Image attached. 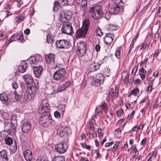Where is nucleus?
Instances as JSON below:
<instances>
[{"instance_id": "nucleus-8", "label": "nucleus", "mask_w": 161, "mask_h": 161, "mask_svg": "<svg viewBox=\"0 0 161 161\" xmlns=\"http://www.w3.org/2000/svg\"><path fill=\"white\" fill-rule=\"evenodd\" d=\"M66 74V71L64 69H58L53 75V78L56 81H61Z\"/></svg>"}, {"instance_id": "nucleus-17", "label": "nucleus", "mask_w": 161, "mask_h": 161, "mask_svg": "<svg viewBox=\"0 0 161 161\" xmlns=\"http://www.w3.org/2000/svg\"><path fill=\"white\" fill-rule=\"evenodd\" d=\"M24 156L25 159L27 161H31L32 158V152L28 149L26 150L24 152Z\"/></svg>"}, {"instance_id": "nucleus-43", "label": "nucleus", "mask_w": 161, "mask_h": 161, "mask_svg": "<svg viewBox=\"0 0 161 161\" xmlns=\"http://www.w3.org/2000/svg\"><path fill=\"white\" fill-rule=\"evenodd\" d=\"M109 29L112 30H115L118 29L119 27L117 26L114 25L113 24H110L109 25Z\"/></svg>"}, {"instance_id": "nucleus-6", "label": "nucleus", "mask_w": 161, "mask_h": 161, "mask_svg": "<svg viewBox=\"0 0 161 161\" xmlns=\"http://www.w3.org/2000/svg\"><path fill=\"white\" fill-rule=\"evenodd\" d=\"M61 31L63 33L68 35L73 34L74 32L71 23L69 21L64 22L61 28Z\"/></svg>"}, {"instance_id": "nucleus-27", "label": "nucleus", "mask_w": 161, "mask_h": 161, "mask_svg": "<svg viewBox=\"0 0 161 161\" xmlns=\"http://www.w3.org/2000/svg\"><path fill=\"white\" fill-rule=\"evenodd\" d=\"M90 22L88 20L86 19L84 20L82 23V28L84 29H86L88 31L89 26Z\"/></svg>"}, {"instance_id": "nucleus-4", "label": "nucleus", "mask_w": 161, "mask_h": 161, "mask_svg": "<svg viewBox=\"0 0 161 161\" xmlns=\"http://www.w3.org/2000/svg\"><path fill=\"white\" fill-rule=\"evenodd\" d=\"M86 43L84 42H80L77 43L75 47L76 53L79 57H83L86 53Z\"/></svg>"}, {"instance_id": "nucleus-35", "label": "nucleus", "mask_w": 161, "mask_h": 161, "mask_svg": "<svg viewBox=\"0 0 161 161\" xmlns=\"http://www.w3.org/2000/svg\"><path fill=\"white\" fill-rule=\"evenodd\" d=\"M146 80L148 82V84L153 85V81L154 80L155 78H153L152 77H148L147 75H146Z\"/></svg>"}, {"instance_id": "nucleus-44", "label": "nucleus", "mask_w": 161, "mask_h": 161, "mask_svg": "<svg viewBox=\"0 0 161 161\" xmlns=\"http://www.w3.org/2000/svg\"><path fill=\"white\" fill-rule=\"evenodd\" d=\"M14 146L12 147V152L14 153H15L17 149V144L15 141H14Z\"/></svg>"}, {"instance_id": "nucleus-33", "label": "nucleus", "mask_w": 161, "mask_h": 161, "mask_svg": "<svg viewBox=\"0 0 161 161\" xmlns=\"http://www.w3.org/2000/svg\"><path fill=\"white\" fill-rule=\"evenodd\" d=\"M4 140L6 143L8 145H11L13 142V139L9 136L6 137Z\"/></svg>"}, {"instance_id": "nucleus-49", "label": "nucleus", "mask_w": 161, "mask_h": 161, "mask_svg": "<svg viewBox=\"0 0 161 161\" xmlns=\"http://www.w3.org/2000/svg\"><path fill=\"white\" fill-rule=\"evenodd\" d=\"M148 60V59L147 57H145V58L144 59V60L143 61H141V66H143V65H144L145 64H146L147 61Z\"/></svg>"}, {"instance_id": "nucleus-53", "label": "nucleus", "mask_w": 161, "mask_h": 161, "mask_svg": "<svg viewBox=\"0 0 161 161\" xmlns=\"http://www.w3.org/2000/svg\"><path fill=\"white\" fill-rule=\"evenodd\" d=\"M15 37L17 39L21 41H22L23 39V36L19 34L17 35Z\"/></svg>"}, {"instance_id": "nucleus-30", "label": "nucleus", "mask_w": 161, "mask_h": 161, "mask_svg": "<svg viewBox=\"0 0 161 161\" xmlns=\"http://www.w3.org/2000/svg\"><path fill=\"white\" fill-rule=\"evenodd\" d=\"M65 158L64 156H56L52 159V161H65Z\"/></svg>"}, {"instance_id": "nucleus-39", "label": "nucleus", "mask_w": 161, "mask_h": 161, "mask_svg": "<svg viewBox=\"0 0 161 161\" xmlns=\"http://www.w3.org/2000/svg\"><path fill=\"white\" fill-rule=\"evenodd\" d=\"M124 113L123 110L121 108L118 109L116 112L117 115L119 117H121L123 115Z\"/></svg>"}, {"instance_id": "nucleus-26", "label": "nucleus", "mask_w": 161, "mask_h": 161, "mask_svg": "<svg viewBox=\"0 0 161 161\" xmlns=\"http://www.w3.org/2000/svg\"><path fill=\"white\" fill-rule=\"evenodd\" d=\"M109 93L112 97H114L115 98L118 96V90H116L115 88V89L111 88L109 90Z\"/></svg>"}, {"instance_id": "nucleus-1", "label": "nucleus", "mask_w": 161, "mask_h": 161, "mask_svg": "<svg viewBox=\"0 0 161 161\" xmlns=\"http://www.w3.org/2000/svg\"><path fill=\"white\" fill-rule=\"evenodd\" d=\"M50 107L48 101L46 98L42 101L39 107V113L42 115L40 120L41 124L46 127H48L52 123L50 114Z\"/></svg>"}, {"instance_id": "nucleus-63", "label": "nucleus", "mask_w": 161, "mask_h": 161, "mask_svg": "<svg viewBox=\"0 0 161 161\" xmlns=\"http://www.w3.org/2000/svg\"><path fill=\"white\" fill-rule=\"evenodd\" d=\"M137 70V67L135 66L133 69L132 73H134V75H135Z\"/></svg>"}, {"instance_id": "nucleus-20", "label": "nucleus", "mask_w": 161, "mask_h": 161, "mask_svg": "<svg viewBox=\"0 0 161 161\" xmlns=\"http://www.w3.org/2000/svg\"><path fill=\"white\" fill-rule=\"evenodd\" d=\"M0 100L4 104L8 105L9 102L7 95L5 93H2L0 94Z\"/></svg>"}, {"instance_id": "nucleus-3", "label": "nucleus", "mask_w": 161, "mask_h": 161, "mask_svg": "<svg viewBox=\"0 0 161 161\" xmlns=\"http://www.w3.org/2000/svg\"><path fill=\"white\" fill-rule=\"evenodd\" d=\"M92 13V16L94 19H98L102 16L103 12L102 7L100 6H96L92 7L89 10Z\"/></svg>"}, {"instance_id": "nucleus-2", "label": "nucleus", "mask_w": 161, "mask_h": 161, "mask_svg": "<svg viewBox=\"0 0 161 161\" xmlns=\"http://www.w3.org/2000/svg\"><path fill=\"white\" fill-rule=\"evenodd\" d=\"M45 59L47 63L53 65L55 69L59 68L60 65V63H58L56 55L53 53L47 54L45 56Z\"/></svg>"}, {"instance_id": "nucleus-29", "label": "nucleus", "mask_w": 161, "mask_h": 161, "mask_svg": "<svg viewBox=\"0 0 161 161\" xmlns=\"http://www.w3.org/2000/svg\"><path fill=\"white\" fill-rule=\"evenodd\" d=\"M0 158L8 159L7 152L5 150H3L0 152Z\"/></svg>"}, {"instance_id": "nucleus-59", "label": "nucleus", "mask_w": 161, "mask_h": 161, "mask_svg": "<svg viewBox=\"0 0 161 161\" xmlns=\"http://www.w3.org/2000/svg\"><path fill=\"white\" fill-rule=\"evenodd\" d=\"M124 81L125 83L129 82V75H127L125 76V78L124 80Z\"/></svg>"}, {"instance_id": "nucleus-58", "label": "nucleus", "mask_w": 161, "mask_h": 161, "mask_svg": "<svg viewBox=\"0 0 161 161\" xmlns=\"http://www.w3.org/2000/svg\"><path fill=\"white\" fill-rule=\"evenodd\" d=\"M159 53V52L158 50V49L157 50H155L154 52V58H157Z\"/></svg>"}, {"instance_id": "nucleus-32", "label": "nucleus", "mask_w": 161, "mask_h": 161, "mask_svg": "<svg viewBox=\"0 0 161 161\" xmlns=\"http://www.w3.org/2000/svg\"><path fill=\"white\" fill-rule=\"evenodd\" d=\"M94 120V118L92 117L91 120L89 121L88 122V124L89 126V130L90 131H94L95 128L94 127V124L92 122L93 120Z\"/></svg>"}, {"instance_id": "nucleus-34", "label": "nucleus", "mask_w": 161, "mask_h": 161, "mask_svg": "<svg viewBox=\"0 0 161 161\" xmlns=\"http://www.w3.org/2000/svg\"><path fill=\"white\" fill-rule=\"evenodd\" d=\"M111 13L110 12H106L105 13H103L102 17H105L108 20L110 19L111 15Z\"/></svg>"}, {"instance_id": "nucleus-38", "label": "nucleus", "mask_w": 161, "mask_h": 161, "mask_svg": "<svg viewBox=\"0 0 161 161\" xmlns=\"http://www.w3.org/2000/svg\"><path fill=\"white\" fill-rule=\"evenodd\" d=\"M120 47H119L117 49L115 53V56L118 58H119L120 57Z\"/></svg>"}, {"instance_id": "nucleus-45", "label": "nucleus", "mask_w": 161, "mask_h": 161, "mask_svg": "<svg viewBox=\"0 0 161 161\" xmlns=\"http://www.w3.org/2000/svg\"><path fill=\"white\" fill-rule=\"evenodd\" d=\"M81 145L83 148L87 149L90 150V149L91 148V146H90L87 145L85 143H81Z\"/></svg>"}, {"instance_id": "nucleus-37", "label": "nucleus", "mask_w": 161, "mask_h": 161, "mask_svg": "<svg viewBox=\"0 0 161 161\" xmlns=\"http://www.w3.org/2000/svg\"><path fill=\"white\" fill-rule=\"evenodd\" d=\"M100 106H101V108H102L105 112H106V113H107L106 111L108 108V107L105 103H102L101 105Z\"/></svg>"}, {"instance_id": "nucleus-25", "label": "nucleus", "mask_w": 161, "mask_h": 161, "mask_svg": "<svg viewBox=\"0 0 161 161\" xmlns=\"http://www.w3.org/2000/svg\"><path fill=\"white\" fill-rule=\"evenodd\" d=\"M139 75L141 77V78L142 80H143L145 79V75L147 72L146 70L145 69L143 66L139 69Z\"/></svg>"}, {"instance_id": "nucleus-60", "label": "nucleus", "mask_w": 161, "mask_h": 161, "mask_svg": "<svg viewBox=\"0 0 161 161\" xmlns=\"http://www.w3.org/2000/svg\"><path fill=\"white\" fill-rule=\"evenodd\" d=\"M114 144L113 142L107 143L105 144V146L106 147H109L112 145Z\"/></svg>"}, {"instance_id": "nucleus-54", "label": "nucleus", "mask_w": 161, "mask_h": 161, "mask_svg": "<svg viewBox=\"0 0 161 161\" xmlns=\"http://www.w3.org/2000/svg\"><path fill=\"white\" fill-rule=\"evenodd\" d=\"M147 138H143L141 142V144L142 145H144L147 142Z\"/></svg>"}, {"instance_id": "nucleus-51", "label": "nucleus", "mask_w": 161, "mask_h": 161, "mask_svg": "<svg viewBox=\"0 0 161 161\" xmlns=\"http://www.w3.org/2000/svg\"><path fill=\"white\" fill-rule=\"evenodd\" d=\"M119 142H116L114 144L113 147V149H114V150H115L116 149H117L119 145Z\"/></svg>"}, {"instance_id": "nucleus-40", "label": "nucleus", "mask_w": 161, "mask_h": 161, "mask_svg": "<svg viewBox=\"0 0 161 161\" xmlns=\"http://www.w3.org/2000/svg\"><path fill=\"white\" fill-rule=\"evenodd\" d=\"M59 7V3L57 1L54 2V5L53 7V10L54 11H57Z\"/></svg>"}, {"instance_id": "nucleus-56", "label": "nucleus", "mask_w": 161, "mask_h": 161, "mask_svg": "<svg viewBox=\"0 0 161 161\" xmlns=\"http://www.w3.org/2000/svg\"><path fill=\"white\" fill-rule=\"evenodd\" d=\"M61 2L62 4L64 5H67L68 4L67 0H59Z\"/></svg>"}, {"instance_id": "nucleus-36", "label": "nucleus", "mask_w": 161, "mask_h": 161, "mask_svg": "<svg viewBox=\"0 0 161 161\" xmlns=\"http://www.w3.org/2000/svg\"><path fill=\"white\" fill-rule=\"evenodd\" d=\"M30 63L32 64H36L37 62L36 58L34 56H32L29 58L28 59Z\"/></svg>"}, {"instance_id": "nucleus-13", "label": "nucleus", "mask_w": 161, "mask_h": 161, "mask_svg": "<svg viewBox=\"0 0 161 161\" xmlns=\"http://www.w3.org/2000/svg\"><path fill=\"white\" fill-rule=\"evenodd\" d=\"M56 46L58 48H68L70 46L69 42L64 39L57 41L56 42Z\"/></svg>"}, {"instance_id": "nucleus-16", "label": "nucleus", "mask_w": 161, "mask_h": 161, "mask_svg": "<svg viewBox=\"0 0 161 161\" xmlns=\"http://www.w3.org/2000/svg\"><path fill=\"white\" fill-rule=\"evenodd\" d=\"M42 69L41 66L36 67L33 68V72L36 77L39 78L41 74Z\"/></svg>"}, {"instance_id": "nucleus-9", "label": "nucleus", "mask_w": 161, "mask_h": 161, "mask_svg": "<svg viewBox=\"0 0 161 161\" xmlns=\"http://www.w3.org/2000/svg\"><path fill=\"white\" fill-rule=\"evenodd\" d=\"M104 79V76L103 74L98 73L96 74V76L94 78L93 80L92 81V85L95 87L99 86L101 83L103 82Z\"/></svg>"}, {"instance_id": "nucleus-5", "label": "nucleus", "mask_w": 161, "mask_h": 161, "mask_svg": "<svg viewBox=\"0 0 161 161\" xmlns=\"http://www.w3.org/2000/svg\"><path fill=\"white\" fill-rule=\"evenodd\" d=\"M34 86H35V85H33L32 87H30L29 91L26 92L24 94V99L26 102H29L34 97L38 89L36 86L34 87Z\"/></svg>"}, {"instance_id": "nucleus-18", "label": "nucleus", "mask_w": 161, "mask_h": 161, "mask_svg": "<svg viewBox=\"0 0 161 161\" xmlns=\"http://www.w3.org/2000/svg\"><path fill=\"white\" fill-rule=\"evenodd\" d=\"M100 65L96 64L95 62L90 64L88 66V69L90 72L96 71L99 69Z\"/></svg>"}, {"instance_id": "nucleus-62", "label": "nucleus", "mask_w": 161, "mask_h": 161, "mask_svg": "<svg viewBox=\"0 0 161 161\" xmlns=\"http://www.w3.org/2000/svg\"><path fill=\"white\" fill-rule=\"evenodd\" d=\"M51 36L49 35H47V41L48 43H50V40H51Z\"/></svg>"}, {"instance_id": "nucleus-19", "label": "nucleus", "mask_w": 161, "mask_h": 161, "mask_svg": "<svg viewBox=\"0 0 161 161\" xmlns=\"http://www.w3.org/2000/svg\"><path fill=\"white\" fill-rule=\"evenodd\" d=\"M113 41L112 36L110 33H108L106 35L104 39V41L105 43L109 45Z\"/></svg>"}, {"instance_id": "nucleus-42", "label": "nucleus", "mask_w": 161, "mask_h": 161, "mask_svg": "<svg viewBox=\"0 0 161 161\" xmlns=\"http://www.w3.org/2000/svg\"><path fill=\"white\" fill-rule=\"evenodd\" d=\"M96 113H97V114L99 115L102 113V110L101 106H98L96 108L95 110Z\"/></svg>"}, {"instance_id": "nucleus-31", "label": "nucleus", "mask_w": 161, "mask_h": 161, "mask_svg": "<svg viewBox=\"0 0 161 161\" xmlns=\"http://www.w3.org/2000/svg\"><path fill=\"white\" fill-rule=\"evenodd\" d=\"M87 2L88 0H77L78 3L84 8L87 7Z\"/></svg>"}, {"instance_id": "nucleus-12", "label": "nucleus", "mask_w": 161, "mask_h": 161, "mask_svg": "<svg viewBox=\"0 0 161 161\" xmlns=\"http://www.w3.org/2000/svg\"><path fill=\"white\" fill-rule=\"evenodd\" d=\"M68 147L67 144L63 142L58 144L55 146V149L57 152L60 154L64 153L67 150Z\"/></svg>"}, {"instance_id": "nucleus-7", "label": "nucleus", "mask_w": 161, "mask_h": 161, "mask_svg": "<svg viewBox=\"0 0 161 161\" xmlns=\"http://www.w3.org/2000/svg\"><path fill=\"white\" fill-rule=\"evenodd\" d=\"M122 2L119 0H116L113 3V5L111 7L110 12L113 14H116L119 13L121 7Z\"/></svg>"}, {"instance_id": "nucleus-46", "label": "nucleus", "mask_w": 161, "mask_h": 161, "mask_svg": "<svg viewBox=\"0 0 161 161\" xmlns=\"http://www.w3.org/2000/svg\"><path fill=\"white\" fill-rule=\"evenodd\" d=\"M135 113V111L134 110H133L131 112V114H129L127 117V118L128 119H132L134 115V114Z\"/></svg>"}, {"instance_id": "nucleus-52", "label": "nucleus", "mask_w": 161, "mask_h": 161, "mask_svg": "<svg viewBox=\"0 0 161 161\" xmlns=\"http://www.w3.org/2000/svg\"><path fill=\"white\" fill-rule=\"evenodd\" d=\"M152 85L149 84L147 88L148 92H150L152 90Z\"/></svg>"}, {"instance_id": "nucleus-61", "label": "nucleus", "mask_w": 161, "mask_h": 161, "mask_svg": "<svg viewBox=\"0 0 161 161\" xmlns=\"http://www.w3.org/2000/svg\"><path fill=\"white\" fill-rule=\"evenodd\" d=\"M145 46H145L144 44V43H142V47L140 48V50H142L144 49H145L146 47L147 46L148 47H149V44L148 45L147 44L146 45H145Z\"/></svg>"}, {"instance_id": "nucleus-23", "label": "nucleus", "mask_w": 161, "mask_h": 161, "mask_svg": "<svg viewBox=\"0 0 161 161\" xmlns=\"http://www.w3.org/2000/svg\"><path fill=\"white\" fill-rule=\"evenodd\" d=\"M70 84V82L69 81H67L65 83L63 84L62 85L59 87L57 89L56 92H61L65 90L67 88L69 87Z\"/></svg>"}, {"instance_id": "nucleus-47", "label": "nucleus", "mask_w": 161, "mask_h": 161, "mask_svg": "<svg viewBox=\"0 0 161 161\" xmlns=\"http://www.w3.org/2000/svg\"><path fill=\"white\" fill-rule=\"evenodd\" d=\"M12 86L14 89H17L18 87V84L17 82L16 81H14L12 83Z\"/></svg>"}, {"instance_id": "nucleus-14", "label": "nucleus", "mask_w": 161, "mask_h": 161, "mask_svg": "<svg viewBox=\"0 0 161 161\" xmlns=\"http://www.w3.org/2000/svg\"><path fill=\"white\" fill-rule=\"evenodd\" d=\"M31 124L30 121L28 120L25 121L21 125L22 131L24 133H27L31 130Z\"/></svg>"}, {"instance_id": "nucleus-41", "label": "nucleus", "mask_w": 161, "mask_h": 161, "mask_svg": "<svg viewBox=\"0 0 161 161\" xmlns=\"http://www.w3.org/2000/svg\"><path fill=\"white\" fill-rule=\"evenodd\" d=\"M139 92V89L137 87L136 89L132 90L131 91V94H133L134 95H137V94H138Z\"/></svg>"}, {"instance_id": "nucleus-22", "label": "nucleus", "mask_w": 161, "mask_h": 161, "mask_svg": "<svg viewBox=\"0 0 161 161\" xmlns=\"http://www.w3.org/2000/svg\"><path fill=\"white\" fill-rule=\"evenodd\" d=\"M27 67V63L25 61L22 62L21 65H20L18 68L19 70L21 73H23L25 71V68Z\"/></svg>"}, {"instance_id": "nucleus-24", "label": "nucleus", "mask_w": 161, "mask_h": 161, "mask_svg": "<svg viewBox=\"0 0 161 161\" xmlns=\"http://www.w3.org/2000/svg\"><path fill=\"white\" fill-rule=\"evenodd\" d=\"M25 15L24 14H21L16 17L14 19V21L15 23H19L21 22L24 19Z\"/></svg>"}, {"instance_id": "nucleus-15", "label": "nucleus", "mask_w": 161, "mask_h": 161, "mask_svg": "<svg viewBox=\"0 0 161 161\" xmlns=\"http://www.w3.org/2000/svg\"><path fill=\"white\" fill-rule=\"evenodd\" d=\"M88 31L86 29L82 27L77 30L76 32V37L77 38L80 37H84L86 36Z\"/></svg>"}, {"instance_id": "nucleus-48", "label": "nucleus", "mask_w": 161, "mask_h": 161, "mask_svg": "<svg viewBox=\"0 0 161 161\" xmlns=\"http://www.w3.org/2000/svg\"><path fill=\"white\" fill-rule=\"evenodd\" d=\"M15 1L17 2V6L19 7H20L23 4L22 0H15Z\"/></svg>"}, {"instance_id": "nucleus-50", "label": "nucleus", "mask_w": 161, "mask_h": 161, "mask_svg": "<svg viewBox=\"0 0 161 161\" xmlns=\"http://www.w3.org/2000/svg\"><path fill=\"white\" fill-rule=\"evenodd\" d=\"M10 128L11 130L15 131L16 130V126L12 123V122H11V124L10 125Z\"/></svg>"}, {"instance_id": "nucleus-64", "label": "nucleus", "mask_w": 161, "mask_h": 161, "mask_svg": "<svg viewBox=\"0 0 161 161\" xmlns=\"http://www.w3.org/2000/svg\"><path fill=\"white\" fill-rule=\"evenodd\" d=\"M114 132V134H120L121 133V131L120 129H117L115 130Z\"/></svg>"}, {"instance_id": "nucleus-55", "label": "nucleus", "mask_w": 161, "mask_h": 161, "mask_svg": "<svg viewBox=\"0 0 161 161\" xmlns=\"http://www.w3.org/2000/svg\"><path fill=\"white\" fill-rule=\"evenodd\" d=\"M54 115L57 118H59L60 117V114L59 112L58 111H56L54 113Z\"/></svg>"}, {"instance_id": "nucleus-28", "label": "nucleus", "mask_w": 161, "mask_h": 161, "mask_svg": "<svg viewBox=\"0 0 161 161\" xmlns=\"http://www.w3.org/2000/svg\"><path fill=\"white\" fill-rule=\"evenodd\" d=\"M14 95L15 99L17 101H19L22 95V92L20 91H17L16 90H15L14 91Z\"/></svg>"}, {"instance_id": "nucleus-21", "label": "nucleus", "mask_w": 161, "mask_h": 161, "mask_svg": "<svg viewBox=\"0 0 161 161\" xmlns=\"http://www.w3.org/2000/svg\"><path fill=\"white\" fill-rule=\"evenodd\" d=\"M71 17V15H67L63 11H61L58 14V18L60 20H62V19L65 18L69 19Z\"/></svg>"}, {"instance_id": "nucleus-11", "label": "nucleus", "mask_w": 161, "mask_h": 161, "mask_svg": "<svg viewBox=\"0 0 161 161\" xmlns=\"http://www.w3.org/2000/svg\"><path fill=\"white\" fill-rule=\"evenodd\" d=\"M23 78L25 82L28 85V86L29 88L30 87H32L33 85H35L34 86V87H37V88H38V84L37 82L35 83V82H33V80L31 76L29 75L26 74L24 75L23 76Z\"/></svg>"}, {"instance_id": "nucleus-57", "label": "nucleus", "mask_w": 161, "mask_h": 161, "mask_svg": "<svg viewBox=\"0 0 161 161\" xmlns=\"http://www.w3.org/2000/svg\"><path fill=\"white\" fill-rule=\"evenodd\" d=\"M142 83L141 80L139 79H136L135 81V84L136 85H139L141 84Z\"/></svg>"}, {"instance_id": "nucleus-10", "label": "nucleus", "mask_w": 161, "mask_h": 161, "mask_svg": "<svg viewBox=\"0 0 161 161\" xmlns=\"http://www.w3.org/2000/svg\"><path fill=\"white\" fill-rule=\"evenodd\" d=\"M56 129L58 134L61 137L68 135L71 132L69 128L65 127L63 128L61 125H59L56 127Z\"/></svg>"}]
</instances>
